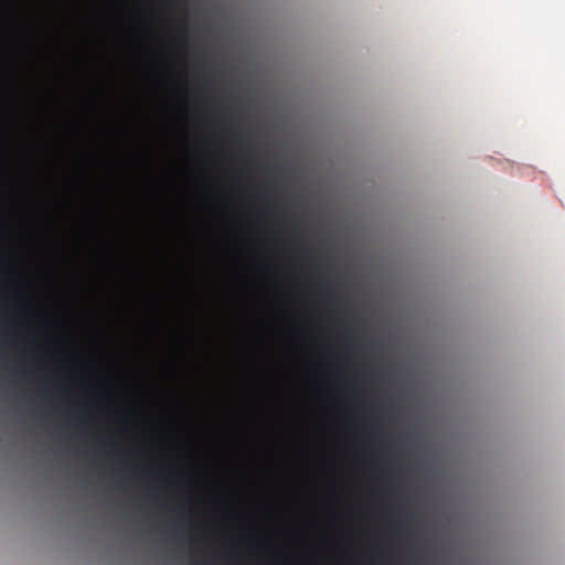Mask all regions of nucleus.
Here are the masks:
<instances>
[{"mask_svg": "<svg viewBox=\"0 0 565 565\" xmlns=\"http://www.w3.org/2000/svg\"><path fill=\"white\" fill-rule=\"evenodd\" d=\"M161 9L166 14L186 20L193 14H201L204 8L201 4L193 6L190 0H161Z\"/></svg>", "mask_w": 565, "mask_h": 565, "instance_id": "nucleus-1", "label": "nucleus"}, {"mask_svg": "<svg viewBox=\"0 0 565 565\" xmlns=\"http://www.w3.org/2000/svg\"><path fill=\"white\" fill-rule=\"evenodd\" d=\"M0 35H191L190 33H158V32H100V33H84V32H0Z\"/></svg>", "mask_w": 565, "mask_h": 565, "instance_id": "nucleus-2", "label": "nucleus"}, {"mask_svg": "<svg viewBox=\"0 0 565 565\" xmlns=\"http://www.w3.org/2000/svg\"><path fill=\"white\" fill-rule=\"evenodd\" d=\"M0 40H167V38H0Z\"/></svg>", "mask_w": 565, "mask_h": 565, "instance_id": "nucleus-3", "label": "nucleus"}]
</instances>
